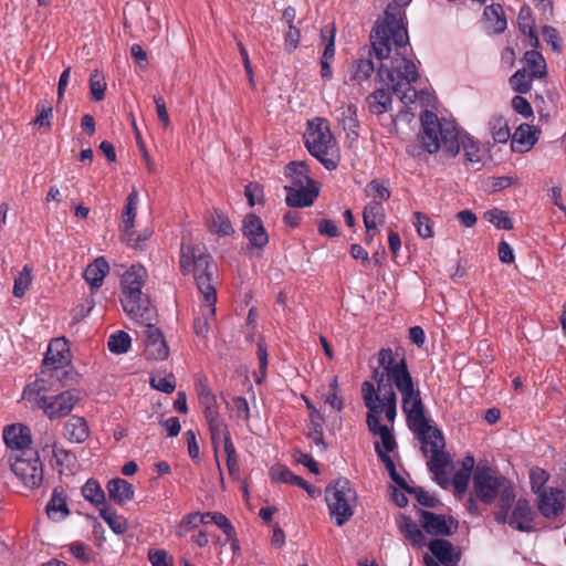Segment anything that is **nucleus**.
<instances>
[{
	"label": "nucleus",
	"mask_w": 566,
	"mask_h": 566,
	"mask_svg": "<svg viewBox=\"0 0 566 566\" xmlns=\"http://www.w3.org/2000/svg\"><path fill=\"white\" fill-rule=\"evenodd\" d=\"M284 175L291 179L292 187L315 186L316 182L310 177V167L306 161H291L284 169Z\"/></svg>",
	"instance_id": "nucleus-29"
},
{
	"label": "nucleus",
	"mask_w": 566,
	"mask_h": 566,
	"mask_svg": "<svg viewBox=\"0 0 566 566\" xmlns=\"http://www.w3.org/2000/svg\"><path fill=\"white\" fill-rule=\"evenodd\" d=\"M205 513L192 512L185 515L176 527V535L185 537L190 531L196 528L199 524H205Z\"/></svg>",
	"instance_id": "nucleus-48"
},
{
	"label": "nucleus",
	"mask_w": 566,
	"mask_h": 566,
	"mask_svg": "<svg viewBox=\"0 0 566 566\" xmlns=\"http://www.w3.org/2000/svg\"><path fill=\"white\" fill-rule=\"evenodd\" d=\"M375 413H377V410L375 409V407L371 406L370 413L366 416V423H367L368 430L374 436L380 437V440H381L380 447H381L382 451L386 452V454H388L389 452H392L396 449L397 442H396L395 437L392 436L391 431L389 430V428L385 424H381L377 420V417Z\"/></svg>",
	"instance_id": "nucleus-23"
},
{
	"label": "nucleus",
	"mask_w": 566,
	"mask_h": 566,
	"mask_svg": "<svg viewBox=\"0 0 566 566\" xmlns=\"http://www.w3.org/2000/svg\"><path fill=\"white\" fill-rule=\"evenodd\" d=\"M419 515L420 524L429 535L448 536L458 528V521L452 516L438 515L426 510H420Z\"/></svg>",
	"instance_id": "nucleus-16"
},
{
	"label": "nucleus",
	"mask_w": 566,
	"mask_h": 566,
	"mask_svg": "<svg viewBox=\"0 0 566 566\" xmlns=\"http://www.w3.org/2000/svg\"><path fill=\"white\" fill-rule=\"evenodd\" d=\"M210 516V522L214 523L228 538H234L235 531L229 518L221 512H207L205 517Z\"/></svg>",
	"instance_id": "nucleus-57"
},
{
	"label": "nucleus",
	"mask_w": 566,
	"mask_h": 566,
	"mask_svg": "<svg viewBox=\"0 0 566 566\" xmlns=\"http://www.w3.org/2000/svg\"><path fill=\"white\" fill-rule=\"evenodd\" d=\"M179 265L184 275L192 274L203 298L211 301L217 296L216 280L218 266L203 244L182 243Z\"/></svg>",
	"instance_id": "nucleus-4"
},
{
	"label": "nucleus",
	"mask_w": 566,
	"mask_h": 566,
	"mask_svg": "<svg viewBox=\"0 0 566 566\" xmlns=\"http://www.w3.org/2000/svg\"><path fill=\"white\" fill-rule=\"evenodd\" d=\"M363 219L366 230L375 231L385 222V209L380 201L371 200L363 211Z\"/></svg>",
	"instance_id": "nucleus-34"
},
{
	"label": "nucleus",
	"mask_w": 566,
	"mask_h": 566,
	"mask_svg": "<svg viewBox=\"0 0 566 566\" xmlns=\"http://www.w3.org/2000/svg\"><path fill=\"white\" fill-rule=\"evenodd\" d=\"M375 72L373 61L368 59H358L353 63L350 81L360 85L364 81H367Z\"/></svg>",
	"instance_id": "nucleus-42"
},
{
	"label": "nucleus",
	"mask_w": 566,
	"mask_h": 566,
	"mask_svg": "<svg viewBox=\"0 0 566 566\" xmlns=\"http://www.w3.org/2000/svg\"><path fill=\"white\" fill-rule=\"evenodd\" d=\"M484 218L497 229H513V221L509 213L499 208H493L484 213Z\"/></svg>",
	"instance_id": "nucleus-52"
},
{
	"label": "nucleus",
	"mask_w": 566,
	"mask_h": 566,
	"mask_svg": "<svg viewBox=\"0 0 566 566\" xmlns=\"http://www.w3.org/2000/svg\"><path fill=\"white\" fill-rule=\"evenodd\" d=\"M270 474L273 481L287 483L294 485L295 482H300L297 480L298 475H295L291 470L283 465L272 467L270 470Z\"/></svg>",
	"instance_id": "nucleus-59"
},
{
	"label": "nucleus",
	"mask_w": 566,
	"mask_h": 566,
	"mask_svg": "<svg viewBox=\"0 0 566 566\" xmlns=\"http://www.w3.org/2000/svg\"><path fill=\"white\" fill-rule=\"evenodd\" d=\"M409 430L417 436L421 443L420 450L423 457L427 458L430 453L427 465L433 473L436 482L440 486L447 488L450 483L447 476V470L451 463V458L449 453L444 451L446 440L442 431L431 426L430 420L426 421L424 426H416Z\"/></svg>",
	"instance_id": "nucleus-5"
},
{
	"label": "nucleus",
	"mask_w": 566,
	"mask_h": 566,
	"mask_svg": "<svg viewBox=\"0 0 566 566\" xmlns=\"http://www.w3.org/2000/svg\"><path fill=\"white\" fill-rule=\"evenodd\" d=\"M150 237V232L148 230L143 231L142 233H137L130 230H123L122 238L127 243V245L137 249L142 248L146 240Z\"/></svg>",
	"instance_id": "nucleus-61"
},
{
	"label": "nucleus",
	"mask_w": 566,
	"mask_h": 566,
	"mask_svg": "<svg viewBox=\"0 0 566 566\" xmlns=\"http://www.w3.org/2000/svg\"><path fill=\"white\" fill-rule=\"evenodd\" d=\"M145 279L146 270L142 265H132L122 276V305L133 319H149V314L156 311L148 296L142 292Z\"/></svg>",
	"instance_id": "nucleus-6"
},
{
	"label": "nucleus",
	"mask_w": 566,
	"mask_h": 566,
	"mask_svg": "<svg viewBox=\"0 0 566 566\" xmlns=\"http://www.w3.org/2000/svg\"><path fill=\"white\" fill-rule=\"evenodd\" d=\"M428 548L442 565L458 566V563L460 560V552H455L454 546L448 539H432L428 544Z\"/></svg>",
	"instance_id": "nucleus-25"
},
{
	"label": "nucleus",
	"mask_w": 566,
	"mask_h": 566,
	"mask_svg": "<svg viewBox=\"0 0 566 566\" xmlns=\"http://www.w3.org/2000/svg\"><path fill=\"white\" fill-rule=\"evenodd\" d=\"M106 82L102 73L95 70L90 77V92L94 102H99L105 96Z\"/></svg>",
	"instance_id": "nucleus-55"
},
{
	"label": "nucleus",
	"mask_w": 566,
	"mask_h": 566,
	"mask_svg": "<svg viewBox=\"0 0 566 566\" xmlns=\"http://www.w3.org/2000/svg\"><path fill=\"white\" fill-rule=\"evenodd\" d=\"M483 15L486 28L493 33H501L506 29V19L501 4L493 3L485 7Z\"/></svg>",
	"instance_id": "nucleus-35"
},
{
	"label": "nucleus",
	"mask_w": 566,
	"mask_h": 566,
	"mask_svg": "<svg viewBox=\"0 0 566 566\" xmlns=\"http://www.w3.org/2000/svg\"><path fill=\"white\" fill-rule=\"evenodd\" d=\"M373 379L376 382L375 389L378 397L395 394L392 379L389 378V375L381 367L373 370Z\"/></svg>",
	"instance_id": "nucleus-50"
},
{
	"label": "nucleus",
	"mask_w": 566,
	"mask_h": 566,
	"mask_svg": "<svg viewBox=\"0 0 566 566\" xmlns=\"http://www.w3.org/2000/svg\"><path fill=\"white\" fill-rule=\"evenodd\" d=\"M209 231L218 235H231L234 233V229L231 224L230 219L218 209H214L207 220Z\"/></svg>",
	"instance_id": "nucleus-37"
},
{
	"label": "nucleus",
	"mask_w": 566,
	"mask_h": 566,
	"mask_svg": "<svg viewBox=\"0 0 566 566\" xmlns=\"http://www.w3.org/2000/svg\"><path fill=\"white\" fill-rule=\"evenodd\" d=\"M36 111L39 112L38 116L34 119V125L40 127L45 126L48 129L51 128V118L53 116V108L51 105L36 106Z\"/></svg>",
	"instance_id": "nucleus-63"
},
{
	"label": "nucleus",
	"mask_w": 566,
	"mask_h": 566,
	"mask_svg": "<svg viewBox=\"0 0 566 566\" xmlns=\"http://www.w3.org/2000/svg\"><path fill=\"white\" fill-rule=\"evenodd\" d=\"M242 233L252 249H263L269 243V235L260 217L248 213L242 222Z\"/></svg>",
	"instance_id": "nucleus-18"
},
{
	"label": "nucleus",
	"mask_w": 566,
	"mask_h": 566,
	"mask_svg": "<svg viewBox=\"0 0 566 566\" xmlns=\"http://www.w3.org/2000/svg\"><path fill=\"white\" fill-rule=\"evenodd\" d=\"M548 473L539 468H534L530 472L531 485L532 490L535 494L541 493V491H546L549 488L545 486L546 481L548 480Z\"/></svg>",
	"instance_id": "nucleus-60"
},
{
	"label": "nucleus",
	"mask_w": 566,
	"mask_h": 566,
	"mask_svg": "<svg viewBox=\"0 0 566 566\" xmlns=\"http://www.w3.org/2000/svg\"><path fill=\"white\" fill-rule=\"evenodd\" d=\"M284 190L286 191V205L295 208L312 206L318 196V188L316 185L305 187L284 186Z\"/></svg>",
	"instance_id": "nucleus-21"
},
{
	"label": "nucleus",
	"mask_w": 566,
	"mask_h": 566,
	"mask_svg": "<svg viewBox=\"0 0 566 566\" xmlns=\"http://www.w3.org/2000/svg\"><path fill=\"white\" fill-rule=\"evenodd\" d=\"M2 437L6 446L12 451L11 454H25V451L34 450L31 448V430L25 424L13 423L4 427Z\"/></svg>",
	"instance_id": "nucleus-15"
},
{
	"label": "nucleus",
	"mask_w": 566,
	"mask_h": 566,
	"mask_svg": "<svg viewBox=\"0 0 566 566\" xmlns=\"http://www.w3.org/2000/svg\"><path fill=\"white\" fill-rule=\"evenodd\" d=\"M534 78L535 77L527 72L526 67H522L509 78V83L514 92L526 94L532 90Z\"/></svg>",
	"instance_id": "nucleus-44"
},
{
	"label": "nucleus",
	"mask_w": 566,
	"mask_h": 566,
	"mask_svg": "<svg viewBox=\"0 0 566 566\" xmlns=\"http://www.w3.org/2000/svg\"><path fill=\"white\" fill-rule=\"evenodd\" d=\"M397 381L394 382L395 387L401 395V408L406 409L410 400L421 397L419 388L416 386L410 373L397 375Z\"/></svg>",
	"instance_id": "nucleus-33"
},
{
	"label": "nucleus",
	"mask_w": 566,
	"mask_h": 566,
	"mask_svg": "<svg viewBox=\"0 0 566 566\" xmlns=\"http://www.w3.org/2000/svg\"><path fill=\"white\" fill-rule=\"evenodd\" d=\"M99 516L115 534L123 535L126 533L128 528L127 521L123 516L117 515L115 511L103 506L99 509Z\"/></svg>",
	"instance_id": "nucleus-46"
},
{
	"label": "nucleus",
	"mask_w": 566,
	"mask_h": 566,
	"mask_svg": "<svg viewBox=\"0 0 566 566\" xmlns=\"http://www.w3.org/2000/svg\"><path fill=\"white\" fill-rule=\"evenodd\" d=\"M49 518L60 522L70 515L66 494L62 486H56L52 491L51 499L45 506Z\"/></svg>",
	"instance_id": "nucleus-27"
},
{
	"label": "nucleus",
	"mask_w": 566,
	"mask_h": 566,
	"mask_svg": "<svg viewBox=\"0 0 566 566\" xmlns=\"http://www.w3.org/2000/svg\"><path fill=\"white\" fill-rule=\"evenodd\" d=\"M406 415V422L409 429L416 426H424L429 419L426 417V409L421 397L410 400L406 409H402Z\"/></svg>",
	"instance_id": "nucleus-36"
},
{
	"label": "nucleus",
	"mask_w": 566,
	"mask_h": 566,
	"mask_svg": "<svg viewBox=\"0 0 566 566\" xmlns=\"http://www.w3.org/2000/svg\"><path fill=\"white\" fill-rule=\"evenodd\" d=\"M378 364L389 375L392 382L397 381V375L400 376L401 373L407 375L409 373L405 356L399 354L398 350L394 353L389 347L381 348L378 352Z\"/></svg>",
	"instance_id": "nucleus-19"
},
{
	"label": "nucleus",
	"mask_w": 566,
	"mask_h": 566,
	"mask_svg": "<svg viewBox=\"0 0 566 566\" xmlns=\"http://www.w3.org/2000/svg\"><path fill=\"white\" fill-rule=\"evenodd\" d=\"M325 501L331 518L340 527L353 517L358 495L348 479L339 478L326 486Z\"/></svg>",
	"instance_id": "nucleus-9"
},
{
	"label": "nucleus",
	"mask_w": 566,
	"mask_h": 566,
	"mask_svg": "<svg viewBox=\"0 0 566 566\" xmlns=\"http://www.w3.org/2000/svg\"><path fill=\"white\" fill-rule=\"evenodd\" d=\"M325 422L324 417H316L311 419L307 426V438L311 439L321 452L327 451L328 444L324 439L323 424Z\"/></svg>",
	"instance_id": "nucleus-43"
},
{
	"label": "nucleus",
	"mask_w": 566,
	"mask_h": 566,
	"mask_svg": "<svg viewBox=\"0 0 566 566\" xmlns=\"http://www.w3.org/2000/svg\"><path fill=\"white\" fill-rule=\"evenodd\" d=\"M108 272V262L104 256H98L86 266L84 271V279L92 290H96L102 286Z\"/></svg>",
	"instance_id": "nucleus-30"
},
{
	"label": "nucleus",
	"mask_w": 566,
	"mask_h": 566,
	"mask_svg": "<svg viewBox=\"0 0 566 566\" xmlns=\"http://www.w3.org/2000/svg\"><path fill=\"white\" fill-rule=\"evenodd\" d=\"M90 434V426L81 416H72L63 426V437L70 443H84Z\"/></svg>",
	"instance_id": "nucleus-26"
},
{
	"label": "nucleus",
	"mask_w": 566,
	"mask_h": 566,
	"mask_svg": "<svg viewBox=\"0 0 566 566\" xmlns=\"http://www.w3.org/2000/svg\"><path fill=\"white\" fill-rule=\"evenodd\" d=\"M108 496L118 505H124L134 497V486L128 481L116 478L106 485Z\"/></svg>",
	"instance_id": "nucleus-31"
},
{
	"label": "nucleus",
	"mask_w": 566,
	"mask_h": 566,
	"mask_svg": "<svg viewBox=\"0 0 566 566\" xmlns=\"http://www.w3.org/2000/svg\"><path fill=\"white\" fill-rule=\"evenodd\" d=\"M411 0H392L385 10V19L377 22L370 33L373 51L378 60L390 56L392 46L400 54V50L407 51L409 36L406 27V12L403 10Z\"/></svg>",
	"instance_id": "nucleus-2"
},
{
	"label": "nucleus",
	"mask_w": 566,
	"mask_h": 566,
	"mask_svg": "<svg viewBox=\"0 0 566 566\" xmlns=\"http://www.w3.org/2000/svg\"><path fill=\"white\" fill-rule=\"evenodd\" d=\"M303 138L308 153L327 170L337 168L339 158L337 155L336 139L326 119L316 117L308 120Z\"/></svg>",
	"instance_id": "nucleus-7"
},
{
	"label": "nucleus",
	"mask_w": 566,
	"mask_h": 566,
	"mask_svg": "<svg viewBox=\"0 0 566 566\" xmlns=\"http://www.w3.org/2000/svg\"><path fill=\"white\" fill-rule=\"evenodd\" d=\"M32 272L33 268L30 264H25L23 269L19 272V274L14 279L13 284V295L15 297H22L25 295L27 291L30 289L32 283Z\"/></svg>",
	"instance_id": "nucleus-49"
},
{
	"label": "nucleus",
	"mask_w": 566,
	"mask_h": 566,
	"mask_svg": "<svg viewBox=\"0 0 566 566\" xmlns=\"http://www.w3.org/2000/svg\"><path fill=\"white\" fill-rule=\"evenodd\" d=\"M535 513L533 512L531 504L525 499H518L512 514L509 518V525L520 532H533L532 525Z\"/></svg>",
	"instance_id": "nucleus-20"
},
{
	"label": "nucleus",
	"mask_w": 566,
	"mask_h": 566,
	"mask_svg": "<svg viewBox=\"0 0 566 566\" xmlns=\"http://www.w3.org/2000/svg\"><path fill=\"white\" fill-rule=\"evenodd\" d=\"M399 530L405 534L406 538L412 543L413 546L422 547L426 544V538L422 531L410 517H401Z\"/></svg>",
	"instance_id": "nucleus-41"
},
{
	"label": "nucleus",
	"mask_w": 566,
	"mask_h": 566,
	"mask_svg": "<svg viewBox=\"0 0 566 566\" xmlns=\"http://www.w3.org/2000/svg\"><path fill=\"white\" fill-rule=\"evenodd\" d=\"M72 355L69 343L64 337L54 338L50 342L48 350L43 359V366L46 370H42L44 375L50 371V377H55L62 386H67L73 380V371L63 370L71 364Z\"/></svg>",
	"instance_id": "nucleus-10"
},
{
	"label": "nucleus",
	"mask_w": 566,
	"mask_h": 566,
	"mask_svg": "<svg viewBox=\"0 0 566 566\" xmlns=\"http://www.w3.org/2000/svg\"><path fill=\"white\" fill-rule=\"evenodd\" d=\"M205 304L200 306L199 315L193 321V331L195 334L199 337H207L210 323L216 319V303L217 296L211 301L209 298H203Z\"/></svg>",
	"instance_id": "nucleus-28"
},
{
	"label": "nucleus",
	"mask_w": 566,
	"mask_h": 566,
	"mask_svg": "<svg viewBox=\"0 0 566 566\" xmlns=\"http://www.w3.org/2000/svg\"><path fill=\"white\" fill-rule=\"evenodd\" d=\"M537 509L546 518H556L559 516L566 504L565 492L560 489L549 488L537 494Z\"/></svg>",
	"instance_id": "nucleus-17"
},
{
	"label": "nucleus",
	"mask_w": 566,
	"mask_h": 566,
	"mask_svg": "<svg viewBox=\"0 0 566 566\" xmlns=\"http://www.w3.org/2000/svg\"><path fill=\"white\" fill-rule=\"evenodd\" d=\"M206 421L208 422V426H209V431H210V434H211V441H212L213 449H214V455L217 458L218 469L220 471V475L222 476L220 463H219V460H218V444H219L220 441H222L223 442V448H226V446H228V444L233 446V442L231 440V436H230V431L228 429V426L221 419L220 415L214 416L212 418H208V419H206ZM223 479L221 478V481Z\"/></svg>",
	"instance_id": "nucleus-24"
},
{
	"label": "nucleus",
	"mask_w": 566,
	"mask_h": 566,
	"mask_svg": "<svg viewBox=\"0 0 566 566\" xmlns=\"http://www.w3.org/2000/svg\"><path fill=\"white\" fill-rule=\"evenodd\" d=\"M137 202H138V192L136 190H133L128 195L124 210L122 212V231L130 230L134 228L136 210H137Z\"/></svg>",
	"instance_id": "nucleus-45"
},
{
	"label": "nucleus",
	"mask_w": 566,
	"mask_h": 566,
	"mask_svg": "<svg viewBox=\"0 0 566 566\" xmlns=\"http://www.w3.org/2000/svg\"><path fill=\"white\" fill-rule=\"evenodd\" d=\"M459 148L462 147L464 157L469 163L476 164L481 161L480 146L469 135L459 130Z\"/></svg>",
	"instance_id": "nucleus-47"
},
{
	"label": "nucleus",
	"mask_w": 566,
	"mask_h": 566,
	"mask_svg": "<svg viewBox=\"0 0 566 566\" xmlns=\"http://www.w3.org/2000/svg\"><path fill=\"white\" fill-rule=\"evenodd\" d=\"M413 226L421 238L429 239L433 237L432 221L427 214L417 211L413 213Z\"/></svg>",
	"instance_id": "nucleus-56"
},
{
	"label": "nucleus",
	"mask_w": 566,
	"mask_h": 566,
	"mask_svg": "<svg viewBox=\"0 0 566 566\" xmlns=\"http://www.w3.org/2000/svg\"><path fill=\"white\" fill-rule=\"evenodd\" d=\"M52 455L54 459V464L57 468L60 474H70L73 473L74 468L77 462V458L74 452L67 450L60 446L56 441H53L52 444Z\"/></svg>",
	"instance_id": "nucleus-32"
},
{
	"label": "nucleus",
	"mask_w": 566,
	"mask_h": 566,
	"mask_svg": "<svg viewBox=\"0 0 566 566\" xmlns=\"http://www.w3.org/2000/svg\"><path fill=\"white\" fill-rule=\"evenodd\" d=\"M130 342V336L126 332L118 331L109 336L107 346L111 353L119 355L128 352Z\"/></svg>",
	"instance_id": "nucleus-51"
},
{
	"label": "nucleus",
	"mask_w": 566,
	"mask_h": 566,
	"mask_svg": "<svg viewBox=\"0 0 566 566\" xmlns=\"http://www.w3.org/2000/svg\"><path fill=\"white\" fill-rule=\"evenodd\" d=\"M361 397L366 408L367 415L370 413V407L377 410L376 417L380 422V415L385 412V417L389 422H394L397 416V394H388L384 397L376 395L375 384L371 381H364L361 384Z\"/></svg>",
	"instance_id": "nucleus-14"
},
{
	"label": "nucleus",
	"mask_w": 566,
	"mask_h": 566,
	"mask_svg": "<svg viewBox=\"0 0 566 566\" xmlns=\"http://www.w3.org/2000/svg\"><path fill=\"white\" fill-rule=\"evenodd\" d=\"M473 494L485 504L499 497L500 506L511 505L515 499L510 480L488 465L476 467L473 473Z\"/></svg>",
	"instance_id": "nucleus-8"
},
{
	"label": "nucleus",
	"mask_w": 566,
	"mask_h": 566,
	"mask_svg": "<svg viewBox=\"0 0 566 566\" xmlns=\"http://www.w3.org/2000/svg\"><path fill=\"white\" fill-rule=\"evenodd\" d=\"M82 399L78 389H67L54 396L36 395L35 405L52 421L71 415Z\"/></svg>",
	"instance_id": "nucleus-12"
},
{
	"label": "nucleus",
	"mask_w": 566,
	"mask_h": 566,
	"mask_svg": "<svg viewBox=\"0 0 566 566\" xmlns=\"http://www.w3.org/2000/svg\"><path fill=\"white\" fill-rule=\"evenodd\" d=\"M524 66L535 78H544L547 75L546 62L543 55L535 51H526L523 56Z\"/></svg>",
	"instance_id": "nucleus-38"
},
{
	"label": "nucleus",
	"mask_w": 566,
	"mask_h": 566,
	"mask_svg": "<svg viewBox=\"0 0 566 566\" xmlns=\"http://www.w3.org/2000/svg\"><path fill=\"white\" fill-rule=\"evenodd\" d=\"M512 107L516 113L525 118L533 116V108L530 102L521 95H516L512 98Z\"/></svg>",
	"instance_id": "nucleus-64"
},
{
	"label": "nucleus",
	"mask_w": 566,
	"mask_h": 566,
	"mask_svg": "<svg viewBox=\"0 0 566 566\" xmlns=\"http://www.w3.org/2000/svg\"><path fill=\"white\" fill-rule=\"evenodd\" d=\"M335 35L336 28L334 23L327 24L321 29V41L324 44V52L326 57H334L335 55Z\"/></svg>",
	"instance_id": "nucleus-54"
},
{
	"label": "nucleus",
	"mask_w": 566,
	"mask_h": 566,
	"mask_svg": "<svg viewBox=\"0 0 566 566\" xmlns=\"http://www.w3.org/2000/svg\"><path fill=\"white\" fill-rule=\"evenodd\" d=\"M489 129L494 143L505 144L511 138V130L502 115H493L489 120Z\"/></svg>",
	"instance_id": "nucleus-39"
},
{
	"label": "nucleus",
	"mask_w": 566,
	"mask_h": 566,
	"mask_svg": "<svg viewBox=\"0 0 566 566\" xmlns=\"http://www.w3.org/2000/svg\"><path fill=\"white\" fill-rule=\"evenodd\" d=\"M518 25L521 31L531 39L532 44L537 46L538 36L534 29L533 20L530 15V9H521L518 13Z\"/></svg>",
	"instance_id": "nucleus-53"
},
{
	"label": "nucleus",
	"mask_w": 566,
	"mask_h": 566,
	"mask_svg": "<svg viewBox=\"0 0 566 566\" xmlns=\"http://www.w3.org/2000/svg\"><path fill=\"white\" fill-rule=\"evenodd\" d=\"M419 78L417 66L412 60L406 56V51L396 50V55L391 59L390 65L380 63L376 72V80L382 84V87L375 90L366 97L369 111L373 114L381 115L391 109V94H400V99L413 101L417 96L412 84Z\"/></svg>",
	"instance_id": "nucleus-1"
},
{
	"label": "nucleus",
	"mask_w": 566,
	"mask_h": 566,
	"mask_svg": "<svg viewBox=\"0 0 566 566\" xmlns=\"http://www.w3.org/2000/svg\"><path fill=\"white\" fill-rule=\"evenodd\" d=\"M367 195L373 198V200L387 201L390 198L389 189L384 185L382 181L378 179H373L366 188Z\"/></svg>",
	"instance_id": "nucleus-58"
},
{
	"label": "nucleus",
	"mask_w": 566,
	"mask_h": 566,
	"mask_svg": "<svg viewBox=\"0 0 566 566\" xmlns=\"http://www.w3.org/2000/svg\"><path fill=\"white\" fill-rule=\"evenodd\" d=\"M149 316V319L134 318L144 327V354L150 360H165L169 356V347L163 332L155 324L156 311Z\"/></svg>",
	"instance_id": "nucleus-13"
},
{
	"label": "nucleus",
	"mask_w": 566,
	"mask_h": 566,
	"mask_svg": "<svg viewBox=\"0 0 566 566\" xmlns=\"http://www.w3.org/2000/svg\"><path fill=\"white\" fill-rule=\"evenodd\" d=\"M421 133L419 143L407 145L406 151L412 157H420L424 151L428 154L437 153L440 147L451 157L459 154V129L454 123L440 122L438 116L431 111H424L420 117Z\"/></svg>",
	"instance_id": "nucleus-3"
},
{
	"label": "nucleus",
	"mask_w": 566,
	"mask_h": 566,
	"mask_svg": "<svg viewBox=\"0 0 566 566\" xmlns=\"http://www.w3.org/2000/svg\"><path fill=\"white\" fill-rule=\"evenodd\" d=\"M82 495L94 506H105V492L99 482L95 479H88L82 486Z\"/></svg>",
	"instance_id": "nucleus-40"
},
{
	"label": "nucleus",
	"mask_w": 566,
	"mask_h": 566,
	"mask_svg": "<svg viewBox=\"0 0 566 566\" xmlns=\"http://www.w3.org/2000/svg\"><path fill=\"white\" fill-rule=\"evenodd\" d=\"M10 468L18 479L28 488L35 489L43 481V464L36 450L25 454H10Z\"/></svg>",
	"instance_id": "nucleus-11"
},
{
	"label": "nucleus",
	"mask_w": 566,
	"mask_h": 566,
	"mask_svg": "<svg viewBox=\"0 0 566 566\" xmlns=\"http://www.w3.org/2000/svg\"><path fill=\"white\" fill-rule=\"evenodd\" d=\"M470 473L462 470H458L452 478V484L454 486V494L457 497L462 499L465 494L470 481Z\"/></svg>",
	"instance_id": "nucleus-62"
},
{
	"label": "nucleus",
	"mask_w": 566,
	"mask_h": 566,
	"mask_svg": "<svg viewBox=\"0 0 566 566\" xmlns=\"http://www.w3.org/2000/svg\"><path fill=\"white\" fill-rule=\"evenodd\" d=\"M539 133V129L530 124H521L512 136V150L520 154L528 151L538 140Z\"/></svg>",
	"instance_id": "nucleus-22"
}]
</instances>
